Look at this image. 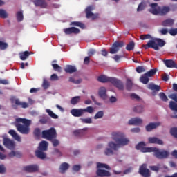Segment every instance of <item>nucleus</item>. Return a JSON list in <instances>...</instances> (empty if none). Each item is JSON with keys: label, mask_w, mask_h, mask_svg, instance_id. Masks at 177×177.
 <instances>
[{"label": "nucleus", "mask_w": 177, "mask_h": 177, "mask_svg": "<svg viewBox=\"0 0 177 177\" xmlns=\"http://www.w3.org/2000/svg\"><path fill=\"white\" fill-rule=\"evenodd\" d=\"M96 174L97 176H100V177H111V173H110V171H109L107 170H104V169H97Z\"/></svg>", "instance_id": "15"}, {"label": "nucleus", "mask_w": 177, "mask_h": 177, "mask_svg": "<svg viewBox=\"0 0 177 177\" xmlns=\"http://www.w3.org/2000/svg\"><path fill=\"white\" fill-rule=\"evenodd\" d=\"M42 86L44 89H48L50 86L49 82L46 80H44Z\"/></svg>", "instance_id": "60"}, {"label": "nucleus", "mask_w": 177, "mask_h": 177, "mask_svg": "<svg viewBox=\"0 0 177 177\" xmlns=\"http://www.w3.org/2000/svg\"><path fill=\"white\" fill-rule=\"evenodd\" d=\"M54 63H57V60H53L52 62V67L53 68V70H55V71H57L58 73H62V67L60 66H59L57 64H54Z\"/></svg>", "instance_id": "31"}, {"label": "nucleus", "mask_w": 177, "mask_h": 177, "mask_svg": "<svg viewBox=\"0 0 177 177\" xmlns=\"http://www.w3.org/2000/svg\"><path fill=\"white\" fill-rule=\"evenodd\" d=\"M140 39H142V41H145L146 39H151V35H150L149 34H147V35H141L140 36Z\"/></svg>", "instance_id": "57"}, {"label": "nucleus", "mask_w": 177, "mask_h": 177, "mask_svg": "<svg viewBox=\"0 0 177 177\" xmlns=\"http://www.w3.org/2000/svg\"><path fill=\"white\" fill-rule=\"evenodd\" d=\"M133 48H135V42L131 41L126 46L127 50L131 51L133 50Z\"/></svg>", "instance_id": "51"}, {"label": "nucleus", "mask_w": 177, "mask_h": 177, "mask_svg": "<svg viewBox=\"0 0 177 177\" xmlns=\"http://www.w3.org/2000/svg\"><path fill=\"white\" fill-rule=\"evenodd\" d=\"M48 143L47 141L43 140L39 145V150L46 151L48 150Z\"/></svg>", "instance_id": "26"}, {"label": "nucleus", "mask_w": 177, "mask_h": 177, "mask_svg": "<svg viewBox=\"0 0 177 177\" xmlns=\"http://www.w3.org/2000/svg\"><path fill=\"white\" fill-rule=\"evenodd\" d=\"M122 57H124V56L115 55L113 57V59L115 60V62H116L117 63H118V62H120V59H122Z\"/></svg>", "instance_id": "64"}, {"label": "nucleus", "mask_w": 177, "mask_h": 177, "mask_svg": "<svg viewBox=\"0 0 177 177\" xmlns=\"http://www.w3.org/2000/svg\"><path fill=\"white\" fill-rule=\"evenodd\" d=\"M149 143H153L155 145H164L162 140L157 137H150L148 138Z\"/></svg>", "instance_id": "18"}, {"label": "nucleus", "mask_w": 177, "mask_h": 177, "mask_svg": "<svg viewBox=\"0 0 177 177\" xmlns=\"http://www.w3.org/2000/svg\"><path fill=\"white\" fill-rule=\"evenodd\" d=\"M30 55H31L30 52L24 51L19 54V57L21 60H27V59L28 58V56H30Z\"/></svg>", "instance_id": "32"}, {"label": "nucleus", "mask_w": 177, "mask_h": 177, "mask_svg": "<svg viewBox=\"0 0 177 177\" xmlns=\"http://www.w3.org/2000/svg\"><path fill=\"white\" fill-rule=\"evenodd\" d=\"M169 107L170 110L177 112V102H176L170 101Z\"/></svg>", "instance_id": "39"}, {"label": "nucleus", "mask_w": 177, "mask_h": 177, "mask_svg": "<svg viewBox=\"0 0 177 177\" xmlns=\"http://www.w3.org/2000/svg\"><path fill=\"white\" fill-rule=\"evenodd\" d=\"M24 19V17L23 16V12L19 11L17 12V21H23V19Z\"/></svg>", "instance_id": "48"}, {"label": "nucleus", "mask_w": 177, "mask_h": 177, "mask_svg": "<svg viewBox=\"0 0 177 177\" xmlns=\"http://www.w3.org/2000/svg\"><path fill=\"white\" fill-rule=\"evenodd\" d=\"M70 26H75L76 27H80L82 30L85 28V24H82V22L80 21H73L70 24Z\"/></svg>", "instance_id": "36"}, {"label": "nucleus", "mask_w": 177, "mask_h": 177, "mask_svg": "<svg viewBox=\"0 0 177 177\" xmlns=\"http://www.w3.org/2000/svg\"><path fill=\"white\" fill-rule=\"evenodd\" d=\"M138 173L140 174V175H141L143 177H150L151 176L150 170L149 169H147V165H146V164H142L140 167Z\"/></svg>", "instance_id": "8"}, {"label": "nucleus", "mask_w": 177, "mask_h": 177, "mask_svg": "<svg viewBox=\"0 0 177 177\" xmlns=\"http://www.w3.org/2000/svg\"><path fill=\"white\" fill-rule=\"evenodd\" d=\"M33 135L36 139H39V138H41V129L39 128H35L33 131Z\"/></svg>", "instance_id": "41"}, {"label": "nucleus", "mask_w": 177, "mask_h": 177, "mask_svg": "<svg viewBox=\"0 0 177 177\" xmlns=\"http://www.w3.org/2000/svg\"><path fill=\"white\" fill-rule=\"evenodd\" d=\"M163 63L167 68H177V64L173 59H165Z\"/></svg>", "instance_id": "14"}, {"label": "nucleus", "mask_w": 177, "mask_h": 177, "mask_svg": "<svg viewBox=\"0 0 177 177\" xmlns=\"http://www.w3.org/2000/svg\"><path fill=\"white\" fill-rule=\"evenodd\" d=\"M169 10H171V8L168 6H163L162 8L160 7L158 15L160 16H165Z\"/></svg>", "instance_id": "24"}, {"label": "nucleus", "mask_w": 177, "mask_h": 177, "mask_svg": "<svg viewBox=\"0 0 177 177\" xmlns=\"http://www.w3.org/2000/svg\"><path fill=\"white\" fill-rule=\"evenodd\" d=\"M159 97L160 99L162 100V102H168V97H167L165 93H164L163 92L159 93Z\"/></svg>", "instance_id": "55"}, {"label": "nucleus", "mask_w": 177, "mask_h": 177, "mask_svg": "<svg viewBox=\"0 0 177 177\" xmlns=\"http://www.w3.org/2000/svg\"><path fill=\"white\" fill-rule=\"evenodd\" d=\"M157 71H158L157 68L151 69L145 73V75H147V77H154Z\"/></svg>", "instance_id": "43"}, {"label": "nucleus", "mask_w": 177, "mask_h": 177, "mask_svg": "<svg viewBox=\"0 0 177 177\" xmlns=\"http://www.w3.org/2000/svg\"><path fill=\"white\" fill-rule=\"evenodd\" d=\"M43 139L47 140H52V139H56L57 138V133L55 127H51L48 130H44L41 132Z\"/></svg>", "instance_id": "6"}, {"label": "nucleus", "mask_w": 177, "mask_h": 177, "mask_svg": "<svg viewBox=\"0 0 177 177\" xmlns=\"http://www.w3.org/2000/svg\"><path fill=\"white\" fill-rule=\"evenodd\" d=\"M136 71L137 73L140 74V73H145V71H146V69H145V67L140 66L136 68Z\"/></svg>", "instance_id": "61"}, {"label": "nucleus", "mask_w": 177, "mask_h": 177, "mask_svg": "<svg viewBox=\"0 0 177 177\" xmlns=\"http://www.w3.org/2000/svg\"><path fill=\"white\" fill-rule=\"evenodd\" d=\"M161 125V122H151L148 125L146 126V131L147 132H151V131H153V129H156V128H158Z\"/></svg>", "instance_id": "17"}, {"label": "nucleus", "mask_w": 177, "mask_h": 177, "mask_svg": "<svg viewBox=\"0 0 177 177\" xmlns=\"http://www.w3.org/2000/svg\"><path fill=\"white\" fill-rule=\"evenodd\" d=\"M80 101H81L80 96L73 97L71 100V104H73V106H75V104H78V102Z\"/></svg>", "instance_id": "35"}, {"label": "nucleus", "mask_w": 177, "mask_h": 177, "mask_svg": "<svg viewBox=\"0 0 177 177\" xmlns=\"http://www.w3.org/2000/svg\"><path fill=\"white\" fill-rule=\"evenodd\" d=\"M80 120L82 124H92L91 118H80Z\"/></svg>", "instance_id": "45"}, {"label": "nucleus", "mask_w": 177, "mask_h": 177, "mask_svg": "<svg viewBox=\"0 0 177 177\" xmlns=\"http://www.w3.org/2000/svg\"><path fill=\"white\" fill-rule=\"evenodd\" d=\"M170 133L174 136V138H176L177 139V128L174 127L170 129Z\"/></svg>", "instance_id": "56"}, {"label": "nucleus", "mask_w": 177, "mask_h": 177, "mask_svg": "<svg viewBox=\"0 0 177 177\" xmlns=\"http://www.w3.org/2000/svg\"><path fill=\"white\" fill-rule=\"evenodd\" d=\"M30 125H31V120L18 118L15 120V127L18 132H20L22 135L30 133Z\"/></svg>", "instance_id": "3"}, {"label": "nucleus", "mask_w": 177, "mask_h": 177, "mask_svg": "<svg viewBox=\"0 0 177 177\" xmlns=\"http://www.w3.org/2000/svg\"><path fill=\"white\" fill-rule=\"evenodd\" d=\"M144 109L145 107L143 106V105H137L133 107V111H134V113H138L139 114H140V113H143Z\"/></svg>", "instance_id": "34"}, {"label": "nucleus", "mask_w": 177, "mask_h": 177, "mask_svg": "<svg viewBox=\"0 0 177 177\" xmlns=\"http://www.w3.org/2000/svg\"><path fill=\"white\" fill-rule=\"evenodd\" d=\"M144 142H140L136 146V150H140L141 153H153V156L158 160H164L169 157V152L165 149H160L156 147H146Z\"/></svg>", "instance_id": "2"}, {"label": "nucleus", "mask_w": 177, "mask_h": 177, "mask_svg": "<svg viewBox=\"0 0 177 177\" xmlns=\"http://www.w3.org/2000/svg\"><path fill=\"white\" fill-rule=\"evenodd\" d=\"M169 33L170 34V35L175 37V35H177V28L170 29L169 30Z\"/></svg>", "instance_id": "59"}, {"label": "nucleus", "mask_w": 177, "mask_h": 177, "mask_svg": "<svg viewBox=\"0 0 177 177\" xmlns=\"http://www.w3.org/2000/svg\"><path fill=\"white\" fill-rule=\"evenodd\" d=\"M9 45L6 42H3L0 41V50H6V49H8V47Z\"/></svg>", "instance_id": "50"}, {"label": "nucleus", "mask_w": 177, "mask_h": 177, "mask_svg": "<svg viewBox=\"0 0 177 177\" xmlns=\"http://www.w3.org/2000/svg\"><path fill=\"white\" fill-rule=\"evenodd\" d=\"M35 156L37 158H40V160H45L46 158V153L39 149L35 151Z\"/></svg>", "instance_id": "27"}, {"label": "nucleus", "mask_w": 177, "mask_h": 177, "mask_svg": "<svg viewBox=\"0 0 177 177\" xmlns=\"http://www.w3.org/2000/svg\"><path fill=\"white\" fill-rule=\"evenodd\" d=\"M107 90L105 87H101L99 90L98 95L101 99L106 100L107 99V94H106Z\"/></svg>", "instance_id": "21"}, {"label": "nucleus", "mask_w": 177, "mask_h": 177, "mask_svg": "<svg viewBox=\"0 0 177 177\" xmlns=\"http://www.w3.org/2000/svg\"><path fill=\"white\" fill-rule=\"evenodd\" d=\"M10 100L12 104V109H15V110L17 109V107H21L22 109H27V107H28V103L21 102L19 98H17L15 96L11 97Z\"/></svg>", "instance_id": "7"}, {"label": "nucleus", "mask_w": 177, "mask_h": 177, "mask_svg": "<svg viewBox=\"0 0 177 177\" xmlns=\"http://www.w3.org/2000/svg\"><path fill=\"white\" fill-rule=\"evenodd\" d=\"M50 81H59V76L56 74H53L50 78Z\"/></svg>", "instance_id": "63"}, {"label": "nucleus", "mask_w": 177, "mask_h": 177, "mask_svg": "<svg viewBox=\"0 0 177 177\" xmlns=\"http://www.w3.org/2000/svg\"><path fill=\"white\" fill-rule=\"evenodd\" d=\"M71 114L73 117H82L84 115V111L82 109H73L71 110Z\"/></svg>", "instance_id": "16"}, {"label": "nucleus", "mask_w": 177, "mask_h": 177, "mask_svg": "<svg viewBox=\"0 0 177 177\" xmlns=\"http://www.w3.org/2000/svg\"><path fill=\"white\" fill-rule=\"evenodd\" d=\"M83 109V114L84 113H88L89 114H92V113H93V111H95V110L93 109V107L92 106H87L85 109Z\"/></svg>", "instance_id": "49"}, {"label": "nucleus", "mask_w": 177, "mask_h": 177, "mask_svg": "<svg viewBox=\"0 0 177 177\" xmlns=\"http://www.w3.org/2000/svg\"><path fill=\"white\" fill-rule=\"evenodd\" d=\"M34 3L35 6H40L41 8H45L48 6V3L45 2V0H35Z\"/></svg>", "instance_id": "28"}, {"label": "nucleus", "mask_w": 177, "mask_h": 177, "mask_svg": "<svg viewBox=\"0 0 177 177\" xmlns=\"http://www.w3.org/2000/svg\"><path fill=\"white\" fill-rule=\"evenodd\" d=\"M70 168V165L67 162H63L60 165L59 171L60 174H66V171H67Z\"/></svg>", "instance_id": "20"}, {"label": "nucleus", "mask_w": 177, "mask_h": 177, "mask_svg": "<svg viewBox=\"0 0 177 177\" xmlns=\"http://www.w3.org/2000/svg\"><path fill=\"white\" fill-rule=\"evenodd\" d=\"M148 89H151V91H155L156 92L160 91V89H161V86L154 84L153 83H151L148 84Z\"/></svg>", "instance_id": "30"}, {"label": "nucleus", "mask_w": 177, "mask_h": 177, "mask_svg": "<svg viewBox=\"0 0 177 177\" xmlns=\"http://www.w3.org/2000/svg\"><path fill=\"white\" fill-rule=\"evenodd\" d=\"M104 115V113L103 111H98L94 116V120H97L99 118H102V117Z\"/></svg>", "instance_id": "52"}, {"label": "nucleus", "mask_w": 177, "mask_h": 177, "mask_svg": "<svg viewBox=\"0 0 177 177\" xmlns=\"http://www.w3.org/2000/svg\"><path fill=\"white\" fill-rule=\"evenodd\" d=\"M64 32L66 35H70V34H80V30L78 28H75V27H71V28H67L64 29Z\"/></svg>", "instance_id": "12"}, {"label": "nucleus", "mask_w": 177, "mask_h": 177, "mask_svg": "<svg viewBox=\"0 0 177 177\" xmlns=\"http://www.w3.org/2000/svg\"><path fill=\"white\" fill-rule=\"evenodd\" d=\"M143 122V120L139 118H131L129 120L128 124L129 125H140Z\"/></svg>", "instance_id": "19"}, {"label": "nucleus", "mask_w": 177, "mask_h": 177, "mask_svg": "<svg viewBox=\"0 0 177 177\" xmlns=\"http://www.w3.org/2000/svg\"><path fill=\"white\" fill-rule=\"evenodd\" d=\"M97 168H105V169H108V171L111 169V167H110V166H109L107 164L100 162L97 163Z\"/></svg>", "instance_id": "44"}, {"label": "nucleus", "mask_w": 177, "mask_h": 177, "mask_svg": "<svg viewBox=\"0 0 177 177\" xmlns=\"http://www.w3.org/2000/svg\"><path fill=\"white\" fill-rule=\"evenodd\" d=\"M149 81H150V79H149V76L146 75V73H145L141 77H140V82L142 84H149Z\"/></svg>", "instance_id": "42"}, {"label": "nucleus", "mask_w": 177, "mask_h": 177, "mask_svg": "<svg viewBox=\"0 0 177 177\" xmlns=\"http://www.w3.org/2000/svg\"><path fill=\"white\" fill-rule=\"evenodd\" d=\"M49 121V118L48 115H44L43 116L40 120H39V123L40 124H47V122Z\"/></svg>", "instance_id": "54"}, {"label": "nucleus", "mask_w": 177, "mask_h": 177, "mask_svg": "<svg viewBox=\"0 0 177 177\" xmlns=\"http://www.w3.org/2000/svg\"><path fill=\"white\" fill-rule=\"evenodd\" d=\"M82 80L81 79L75 80L74 77L69 78V82H73V84H81Z\"/></svg>", "instance_id": "58"}, {"label": "nucleus", "mask_w": 177, "mask_h": 177, "mask_svg": "<svg viewBox=\"0 0 177 177\" xmlns=\"http://www.w3.org/2000/svg\"><path fill=\"white\" fill-rule=\"evenodd\" d=\"M8 12L3 9H0V19H8Z\"/></svg>", "instance_id": "46"}, {"label": "nucleus", "mask_w": 177, "mask_h": 177, "mask_svg": "<svg viewBox=\"0 0 177 177\" xmlns=\"http://www.w3.org/2000/svg\"><path fill=\"white\" fill-rule=\"evenodd\" d=\"M150 8L149 9V12H150V13H151L152 15H158L160 13V6H158V4L157 3H151L149 5Z\"/></svg>", "instance_id": "11"}, {"label": "nucleus", "mask_w": 177, "mask_h": 177, "mask_svg": "<svg viewBox=\"0 0 177 177\" xmlns=\"http://www.w3.org/2000/svg\"><path fill=\"white\" fill-rule=\"evenodd\" d=\"M146 1H142L137 8V12H142L146 9Z\"/></svg>", "instance_id": "40"}, {"label": "nucleus", "mask_w": 177, "mask_h": 177, "mask_svg": "<svg viewBox=\"0 0 177 177\" xmlns=\"http://www.w3.org/2000/svg\"><path fill=\"white\" fill-rule=\"evenodd\" d=\"M8 133H10V135H11V136H12V138H14V139L17 142H21V138H20V136H19V134H17V133H16L15 130H10L8 131Z\"/></svg>", "instance_id": "29"}, {"label": "nucleus", "mask_w": 177, "mask_h": 177, "mask_svg": "<svg viewBox=\"0 0 177 177\" xmlns=\"http://www.w3.org/2000/svg\"><path fill=\"white\" fill-rule=\"evenodd\" d=\"M46 112H47L49 117L53 118L54 120H57V118H59V116L56 115V113H53V111H52L50 109H46Z\"/></svg>", "instance_id": "37"}, {"label": "nucleus", "mask_w": 177, "mask_h": 177, "mask_svg": "<svg viewBox=\"0 0 177 177\" xmlns=\"http://www.w3.org/2000/svg\"><path fill=\"white\" fill-rule=\"evenodd\" d=\"M77 71V68L75 66L68 65L66 68H65V72L68 73L69 74H73V73H75Z\"/></svg>", "instance_id": "33"}, {"label": "nucleus", "mask_w": 177, "mask_h": 177, "mask_svg": "<svg viewBox=\"0 0 177 177\" xmlns=\"http://www.w3.org/2000/svg\"><path fill=\"white\" fill-rule=\"evenodd\" d=\"M3 144L5 146V147L9 149L10 150H13V149L16 147V144H15V141L6 137L3 138Z\"/></svg>", "instance_id": "9"}, {"label": "nucleus", "mask_w": 177, "mask_h": 177, "mask_svg": "<svg viewBox=\"0 0 177 177\" xmlns=\"http://www.w3.org/2000/svg\"><path fill=\"white\" fill-rule=\"evenodd\" d=\"M38 170H39V167H38V165H31L24 167V171H25V172H29V173L38 172Z\"/></svg>", "instance_id": "13"}, {"label": "nucleus", "mask_w": 177, "mask_h": 177, "mask_svg": "<svg viewBox=\"0 0 177 177\" xmlns=\"http://www.w3.org/2000/svg\"><path fill=\"white\" fill-rule=\"evenodd\" d=\"M165 46V41L162 39L155 38L152 40H149L146 45H144L145 49H149L151 48L154 50H160V48Z\"/></svg>", "instance_id": "5"}, {"label": "nucleus", "mask_w": 177, "mask_h": 177, "mask_svg": "<svg viewBox=\"0 0 177 177\" xmlns=\"http://www.w3.org/2000/svg\"><path fill=\"white\" fill-rule=\"evenodd\" d=\"M124 46V43L122 41H115L110 48V53L111 55H114L120 50V48H122Z\"/></svg>", "instance_id": "10"}, {"label": "nucleus", "mask_w": 177, "mask_h": 177, "mask_svg": "<svg viewBox=\"0 0 177 177\" xmlns=\"http://www.w3.org/2000/svg\"><path fill=\"white\" fill-rule=\"evenodd\" d=\"M112 139L115 142L111 141L108 143L109 148H106L104 150L105 156H113L114 151H117L121 146H127L129 143V139L125 138V134L122 132H112Z\"/></svg>", "instance_id": "1"}, {"label": "nucleus", "mask_w": 177, "mask_h": 177, "mask_svg": "<svg viewBox=\"0 0 177 177\" xmlns=\"http://www.w3.org/2000/svg\"><path fill=\"white\" fill-rule=\"evenodd\" d=\"M93 10V7L92 6H89L86 8V16L87 19H91V17H93L95 16V14L92 12Z\"/></svg>", "instance_id": "23"}, {"label": "nucleus", "mask_w": 177, "mask_h": 177, "mask_svg": "<svg viewBox=\"0 0 177 177\" xmlns=\"http://www.w3.org/2000/svg\"><path fill=\"white\" fill-rule=\"evenodd\" d=\"M130 97L131 99L133 100H140V97H139V95L135 94V93H131L130 95Z\"/></svg>", "instance_id": "62"}, {"label": "nucleus", "mask_w": 177, "mask_h": 177, "mask_svg": "<svg viewBox=\"0 0 177 177\" xmlns=\"http://www.w3.org/2000/svg\"><path fill=\"white\" fill-rule=\"evenodd\" d=\"M97 81H99V82H102L103 84L111 82V84L114 85L115 88H118L119 91H124V83L115 77H109L104 75H101L97 77Z\"/></svg>", "instance_id": "4"}, {"label": "nucleus", "mask_w": 177, "mask_h": 177, "mask_svg": "<svg viewBox=\"0 0 177 177\" xmlns=\"http://www.w3.org/2000/svg\"><path fill=\"white\" fill-rule=\"evenodd\" d=\"M174 23H175V20L173 19H167L162 22V26H163V27H172Z\"/></svg>", "instance_id": "22"}, {"label": "nucleus", "mask_w": 177, "mask_h": 177, "mask_svg": "<svg viewBox=\"0 0 177 177\" xmlns=\"http://www.w3.org/2000/svg\"><path fill=\"white\" fill-rule=\"evenodd\" d=\"M133 84L132 80L127 79L126 82V88L127 91H131L132 89Z\"/></svg>", "instance_id": "47"}, {"label": "nucleus", "mask_w": 177, "mask_h": 177, "mask_svg": "<svg viewBox=\"0 0 177 177\" xmlns=\"http://www.w3.org/2000/svg\"><path fill=\"white\" fill-rule=\"evenodd\" d=\"M85 131H86V128L75 130L73 131V135H75L77 138H81V136H84V135H85Z\"/></svg>", "instance_id": "25"}, {"label": "nucleus", "mask_w": 177, "mask_h": 177, "mask_svg": "<svg viewBox=\"0 0 177 177\" xmlns=\"http://www.w3.org/2000/svg\"><path fill=\"white\" fill-rule=\"evenodd\" d=\"M8 157H10L11 158H12V157H17V158H20V157H21V153L12 151L8 154Z\"/></svg>", "instance_id": "38"}, {"label": "nucleus", "mask_w": 177, "mask_h": 177, "mask_svg": "<svg viewBox=\"0 0 177 177\" xmlns=\"http://www.w3.org/2000/svg\"><path fill=\"white\" fill-rule=\"evenodd\" d=\"M49 141L52 142L53 147H57V146L60 145V141H59V140L56 138H53L52 140H50Z\"/></svg>", "instance_id": "53"}]
</instances>
